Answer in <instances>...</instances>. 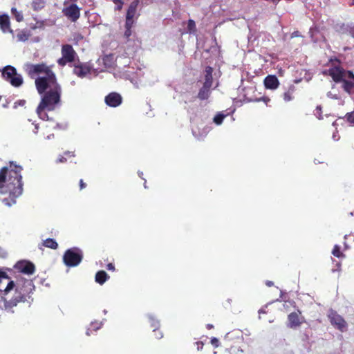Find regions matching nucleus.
Segmentation results:
<instances>
[{"instance_id": "1", "label": "nucleus", "mask_w": 354, "mask_h": 354, "mask_svg": "<svg viewBox=\"0 0 354 354\" xmlns=\"http://www.w3.org/2000/svg\"><path fill=\"white\" fill-rule=\"evenodd\" d=\"M22 167L10 161L9 166L0 169V193L8 195L2 202L10 207L16 203V198L23 192V183L21 172Z\"/></svg>"}, {"instance_id": "2", "label": "nucleus", "mask_w": 354, "mask_h": 354, "mask_svg": "<svg viewBox=\"0 0 354 354\" xmlns=\"http://www.w3.org/2000/svg\"><path fill=\"white\" fill-rule=\"evenodd\" d=\"M25 71L28 75L33 78L36 75L44 74V76L38 77L35 80V86L39 94L47 90V84L55 83L57 80L55 73L52 70V66H48L46 63L39 64L27 63L24 66Z\"/></svg>"}, {"instance_id": "3", "label": "nucleus", "mask_w": 354, "mask_h": 354, "mask_svg": "<svg viewBox=\"0 0 354 354\" xmlns=\"http://www.w3.org/2000/svg\"><path fill=\"white\" fill-rule=\"evenodd\" d=\"M61 93L62 88L57 81L47 84V90L42 93L43 97L36 110L39 118L43 120H48L46 111L55 110L56 105L60 102Z\"/></svg>"}, {"instance_id": "4", "label": "nucleus", "mask_w": 354, "mask_h": 354, "mask_svg": "<svg viewBox=\"0 0 354 354\" xmlns=\"http://www.w3.org/2000/svg\"><path fill=\"white\" fill-rule=\"evenodd\" d=\"M35 289V286L32 282L29 280H26L24 283L23 287L19 288L17 287L15 296L11 299L7 301L5 300L4 307L7 310H11V309L17 305L19 302H25L28 301V299L30 298V293Z\"/></svg>"}, {"instance_id": "5", "label": "nucleus", "mask_w": 354, "mask_h": 354, "mask_svg": "<svg viewBox=\"0 0 354 354\" xmlns=\"http://www.w3.org/2000/svg\"><path fill=\"white\" fill-rule=\"evenodd\" d=\"M1 75L6 81L15 87L20 86L24 82L21 75L18 74L16 68L10 65L5 66L1 70Z\"/></svg>"}, {"instance_id": "6", "label": "nucleus", "mask_w": 354, "mask_h": 354, "mask_svg": "<svg viewBox=\"0 0 354 354\" xmlns=\"http://www.w3.org/2000/svg\"><path fill=\"white\" fill-rule=\"evenodd\" d=\"M82 259V252L77 248H73L66 250L63 256L64 263L68 267L77 266L80 263Z\"/></svg>"}, {"instance_id": "7", "label": "nucleus", "mask_w": 354, "mask_h": 354, "mask_svg": "<svg viewBox=\"0 0 354 354\" xmlns=\"http://www.w3.org/2000/svg\"><path fill=\"white\" fill-rule=\"evenodd\" d=\"M62 57L57 59V64L60 66H64L68 63L75 61L77 53L71 44H64L61 49Z\"/></svg>"}, {"instance_id": "8", "label": "nucleus", "mask_w": 354, "mask_h": 354, "mask_svg": "<svg viewBox=\"0 0 354 354\" xmlns=\"http://www.w3.org/2000/svg\"><path fill=\"white\" fill-rule=\"evenodd\" d=\"M64 6L66 2H64ZM63 15L71 22H76L80 17V8L75 3H71L62 9Z\"/></svg>"}, {"instance_id": "9", "label": "nucleus", "mask_w": 354, "mask_h": 354, "mask_svg": "<svg viewBox=\"0 0 354 354\" xmlns=\"http://www.w3.org/2000/svg\"><path fill=\"white\" fill-rule=\"evenodd\" d=\"M346 71L340 66H337L324 71L323 74L330 76L335 82L339 83L346 78Z\"/></svg>"}, {"instance_id": "10", "label": "nucleus", "mask_w": 354, "mask_h": 354, "mask_svg": "<svg viewBox=\"0 0 354 354\" xmlns=\"http://www.w3.org/2000/svg\"><path fill=\"white\" fill-rule=\"evenodd\" d=\"M328 318L330 319L331 324L337 329L339 330L342 332L346 330L347 324L346 321L342 316L337 314L336 311L331 310L329 312Z\"/></svg>"}, {"instance_id": "11", "label": "nucleus", "mask_w": 354, "mask_h": 354, "mask_svg": "<svg viewBox=\"0 0 354 354\" xmlns=\"http://www.w3.org/2000/svg\"><path fill=\"white\" fill-rule=\"evenodd\" d=\"M15 268L19 272L26 274H32L35 271V265L32 263L27 261H18L15 264Z\"/></svg>"}, {"instance_id": "12", "label": "nucleus", "mask_w": 354, "mask_h": 354, "mask_svg": "<svg viewBox=\"0 0 354 354\" xmlns=\"http://www.w3.org/2000/svg\"><path fill=\"white\" fill-rule=\"evenodd\" d=\"M91 71V67L86 63H78L74 64L73 73L80 78H84Z\"/></svg>"}, {"instance_id": "13", "label": "nucleus", "mask_w": 354, "mask_h": 354, "mask_svg": "<svg viewBox=\"0 0 354 354\" xmlns=\"http://www.w3.org/2000/svg\"><path fill=\"white\" fill-rule=\"evenodd\" d=\"M301 314V313L300 310L290 313L288 316V326L291 328L299 326L304 322V319Z\"/></svg>"}, {"instance_id": "14", "label": "nucleus", "mask_w": 354, "mask_h": 354, "mask_svg": "<svg viewBox=\"0 0 354 354\" xmlns=\"http://www.w3.org/2000/svg\"><path fill=\"white\" fill-rule=\"evenodd\" d=\"M342 82L343 89L348 93L351 94L354 88V74L351 71H347L346 73V78Z\"/></svg>"}, {"instance_id": "15", "label": "nucleus", "mask_w": 354, "mask_h": 354, "mask_svg": "<svg viewBox=\"0 0 354 354\" xmlns=\"http://www.w3.org/2000/svg\"><path fill=\"white\" fill-rule=\"evenodd\" d=\"M105 103L111 107H117L122 104V96L115 92L110 93L105 97Z\"/></svg>"}, {"instance_id": "16", "label": "nucleus", "mask_w": 354, "mask_h": 354, "mask_svg": "<svg viewBox=\"0 0 354 354\" xmlns=\"http://www.w3.org/2000/svg\"><path fill=\"white\" fill-rule=\"evenodd\" d=\"M139 0H133L129 5L126 14V20L127 22L134 23L133 18L136 15L137 9L139 5Z\"/></svg>"}, {"instance_id": "17", "label": "nucleus", "mask_w": 354, "mask_h": 354, "mask_svg": "<svg viewBox=\"0 0 354 354\" xmlns=\"http://www.w3.org/2000/svg\"><path fill=\"white\" fill-rule=\"evenodd\" d=\"M264 86L268 89L274 90L279 86V81L278 78L273 75L266 76L263 81Z\"/></svg>"}, {"instance_id": "18", "label": "nucleus", "mask_w": 354, "mask_h": 354, "mask_svg": "<svg viewBox=\"0 0 354 354\" xmlns=\"http://www.w3.org/2000/svg\"><path fill=\"white\" fill-rule=\"evenodd\" d=\"M0 28L3 32H12L10 28V18L8 15H0Z\"/></svg>"}, {"instance_id": "19", "label": "nucleus", "mask_w": 354, "mask_h": 354, "mask_svg": "<svg viewBox=\"0 0 354 354\" xmlns=\"http://www.w3.org/2000/svg\"><path fill=\"white\" fill-rule=\"evenodd\" d=\"M213 68L211 66H207L205 70V81L203 85L206 87H212L213 84L212 77Z\"/></svg>"}, {"instance_id": "20", "label": "nucleus", "mask_w": 354, "mask_h": 354, "mask_svg": "<svg viewBox=\"0 0 354 354\" xmlns=\"http://www.w3.org/2000/svg\"><path fill=\"white\" fill-rule=\"evenodd\" d=\"M295 86L292 84L290 85L287 90L283 93L282 97L285 102H288L294 99V93L295 92Z\"/></svg>"}, {"instance_id": "21", "label": "nucleus", "mask_w": 354, "mask_h": 354, "mask_svg": "<svg viewBox=\"0 0 354 354\" xmlns=\"http://www.w3.org/2000/svg\"><path fill=\"white\" fill-rule=\"evenodd\" d=\"M109 279V276L104 270H100L95 274V280L97 283L100 285L104 283L105 281Z\"/></svg>"}, {"instance_id": "22", "label": "nucleus", "mask_w": 354, "mask_h": 354, "mask_svg": "<svg viewBox=\"0 0 354 354\" xmlns=\"http://www.w3.org/2000/svg\"><path fill=\"white\" fill-rule=\"evenodd\" d=\"M210 87H206L203 85L202 88L199 90L198 97L201 100H207L210 94Z\"/></svg>"}, {"instance_id": "23", "label": "nucleus", "mask_w": 354, "mask_h": 354, "mask_svg": "<svg viewBox=\"0 0 354 354\" xmlns=\"http://www.w3.org/2000/svg\"><path fill=\"white\" fill-rule=\"evenodd\" d=\"M30 36L31 33L30 31L26 30H20L17 34V38L19 41H26L28 40Z\"/></svg>"}, {"instance_id": "24", "label": "nucleus", "mask_w": 354, "mask_h": 354, "mask_svg": "<svg viewBox=\"0 0 354 354\" xmlns=\"http://www.w3.org/2000/svg\"><path fill=\"white\" fill-rule=\"evenodd\" d=\"M42 245L48 248L56 250L58 248V243L55 240L48 238L44 240L42 243Z\"/></svg>"}, {"instance_id": "25", "label": "nucleus", "mask_w": 354, "mask_h": 354, "mask_svg": "<svg viewBox=\"0 0 354 354\" xmlns=\"http://www.w3.org/2000/svg\"><path fill=\"white\" fill-rule=\"evenodd\" d=\"M149 322L151 328H153V332H156V330L159 328L160 323L159 321L152 315L148 317Z\"/></svg>"}, {"instance_id": "26", "label": "nucleus", "mask_w": 354, "mask_h": 354, "mask_svg": "<svg viewBox=\"0 0 354 354\" xmlns=\"http://www.w3.org/2000/svg\"><path fill=\"white\" fill-rule=\"evenodd\" d=\"M45 0H33L32 2V7L34 10H39L45 6Z\"/></svg>"}, {"instance_id": "27", "label": "nucleus", "mask_w": 354, "mask_h": 354, "mask_svg": "<svg viewBox=\"0 0 354 354\" xmlns=\"http://www.w3.org/2000/svg\"><path fill=\"white\" fill-rule=\"evenodd\" d=\"M133 22H127V21H125V31H124V37L128 39L129 38V37L131 35V28L133 26Z\"/></svg>"}, {"instance_id": "28", "label": "nucleus", "mask_w": 354, "mask_h": 354, "mask_svg": "<svg viewBox=\"0 0 354 354\" xmlns=\"http://www.w3.org/2000/svg\"><path fill=\"white\" fill-rule=\"evenodd\" d=\"M343 119L349 124L354 125V111L347 113Z\"/></svg>"}, {"instance_id": "29", "label": "nucleus", "mask_w": 354, "mask_h": 354, "mask_svg": "<svg viewBox=\"0 0 354 354\" xmlns=\"http://www.w3.org/2000/svg\"><path fill=\"white\" fill-rule=\"evenodd\" d=\"M332 254L336 257H338V258H340V257H345V254H344L341 250H340V247L337 245H335L332 250Z\"/></svg>"}, {"instance_id": "30", "label": "nucleus", "mask_w": 354, "mask_h": 354, "mask_svg": "<svg viewBox=\"0 0 354 354\" xmlns=\"http://www.w3.org/2000/svg\"><path fill=\"white\" fill-rule=\"evenodd\" d=\"M187 31L190 33L196 31L195 21L192 19H189L187 21Z\"/></svg>"}, {"instance_id": "31", "label": "nucleus", "mask_w": 354, "mask_h": 354, "mask_svg": "<svg viewBox=\"0 0 354 354\" xmlns=\"http://www.w3.org/2000/svg\"><path fill=\"white\" fill-rule=\"evenodd\" d=\"M225 115L223 113H218L216 114L214 118V122L218 125L221 124L223 119L225 118Z\"/></svg>"}, {"instance_id": "32", "label": "nucleus", "mask_w": 354, "mask_h": 354, "mask_svg": "<svg viewBox=\"0 0 354 354\" xmlns=\"http://www.w3.org/2000/svg\"><path fill=\"white\" fill-rule=\"evenodd\" d=\"M11 11H12V13L15 15L16 20L17 21L19 22L23 20L24 17H23L22 14L21 12H18L16 8H12Z\"/></svg>"}, {"instance_id": "33", "label": "nucleus", "mask_w": 354, "mask_h": 354, "mask_svg": "<svg viewBox=\"0 0 354 354\" xmlns=\"http://www.w3.org/2000/svg\"><path fill=\"white\" fill-rule=\"evenodd\" d=\"M113 2L116 5L115 10L120 11L122 9L124 1L122 0H112Z\"/></svg>"}, {"instance_id": "34", "label": "nucleus", "mask_w": 354, "mask_h": 354, "mask_svg": "<svg viewBox=\"0 0 354 354\" xmlns=\"http://www.w3.org/2000/svg\"><path fill=\"white\" fill-rule=\"evenodd\" d=\"M15 287V283L14 281H10V282H8V283L7 284L6 288L4 289V291L6 292H9L10 290H12L13 288Z\"/></svg>"}, {"instance_id": "35", "label": "nucleus", "mask_w": 354, "mask_h": 354, "mask_svg": "<svg viewBox=\"0 0 354 354\" xmlns=\"http://www.w3.org/2000/svg\"><path fill=\"white\" fill-rule=\"evenodd\" d=\"M210 342L214 348H218L219 346V341L216 337H212Z\"/></svg>"}, {"instance_id": "36", "label": "nucleus", "mask_w": 354, "mask_h": 354, "mask_svg": "<svg viewBox=\"0 0 354 354\" xmlns=\"http://www.w3.org/2000/svg\"><path fill=\"white\" fill-rule=\"evenodd\" d=\"M254 101H255V102H260V101H263V102H264L266 104H268V102H270V98H269L268 97H265V96H264V97H260V98H259V99H256Z\"/></svg>"}, {"instance_id": "37", "label": "nucleus", "mask_w": 354, "mask_h": 354, "mask_svg": "<svg viewBox=\"0 0 354 354\" xmlns=\"http://www.w3.org/2000/svg\"><path fill=\"white\" fill-rule=\"evenodd\" d=\"M66 158L64 156H60L56 160L57 163H64L66 162Z\"/></svg>"}, {"instance_id": "38", "label": "nucleus", "mask_w": 354, "mask_h": 354, "mask_svg": "<svg viewBox=\"0 0 354 354\" xmlns=\"http://www.w3.org/2000/svg\"><path fill=\"white\" fill-rule=\"evenodd\" d=\"M153 335H154L155 338H156V339H160L163 337L162 332L159 331L158 329L156 330V333L153 332Z\"/></svg>"}, {"instance_id": "39", "label": "nucleus", "mask_w": 354, "mask_h": 354, "mask_svg": "<svg viewBox=\"0 0 354 354\" xmlns=\"http://www.w3.org/2000/svg\"><path fill=\"white\" fill-rule=\"evenodd\" d=\"M64 156H68V157H75V156L74 151H66L64 152Z\"/></svg>"}, {"instance_id": "40", "label": "nucleus", "mask_w": 354, "mask_h": 354, "mask_svg": "<svg viewBox=\"0 0 354 354\" xmlns=\"http://www.w3.org/2000/svg\"><path fill=\"white\" fill-rule=\"evenodd\" d=\"M86 187V184L83 181L82 179L80 180V189H83Z\"/></svg>"}, {"instance_id": "41", "label": "nucleus", "mask_w": 354, "mask_h": 354, "mask_svg": "<svg viewBox=\"0 0 354 354\" xmlns=\"http://www.w3.org/2000/svg\"><path fill=\"white\" fill-rule=\"evenodd\" d=\"M106 268L107 270H111V271H114L115 270V266L113 263H110L109 264H107L106 266Z\"/></svg>"}, {"instance_id": "42", "label": "nucleus", "mask_w": 354, "mask_h": 354, "mask_svg": "<svg viewBox=\"0 0 354 354\" xmlns=\"http://www.w3.org/2000/svg\"><path fill=\"white\" fill-rule=\"evenodd\" d=\"M316 110H317V114L318 115V118L319 119L322 118V116H321V110H322V107L320 106H317V108H316Z\"/></svg>"}, {"instance_id": "43", "label": "nucleus", "mask_w": 354, "mask_h": 354, "mask_svg": "<svg viewBox=\"0 0 354 354\" xmlns=\"http://www.w3.org/2000/svg\"><path fill=\"white\" fill-rule=\"evenodd\" d=\"M196 344H197V349L198 351H200L203 348V343L202 342H197Z\"/></svg>"}, {"instance_id": "44", "label": "nucleus", "mask_w": 354, "mask_h": 354, "mask_svg": "<svg viewBox=\"0 0 354 354\" xmlns=\"http://www.w3.org/2000/svg\"><path fill=\"white\" fill-rule=\"evenodd\" d=\"M266 284L268 286V287H271L274 285V283L271 281H267Z\"/></svg>"}, {"instance_id": "45", "label": "nucleus", "mask_w": 354, "mask_h": 354, "mask_svg": "<svg viewBox=\"0 0 354 354\" xmlns=\"http://www.w3.org/2000/svg\"><path fill=\"white\" fill-rule=\"evenodd\" d=\"M206 327L207 329L210 330L214 328V326L212 324H208Z\"/></svg>"}, {"instance_id": "46", "label": "nucleus", "mask_w": 354, "mask_h": 354, "mask_svg": "<svg viewBox=\"0 0 354 354\" xmlns=\"http://www.w3.org/2000/svg\"><path fill=\"white\" fill-rule=\"evenodd\" d=\"M53 137H54V134H53V133H52V134H50V135H48V136H47V139H50V138H53Z\"/></svg>"}, {"instance_id": "47", "label": "nucleus", "mask_w": 354, "mask_h": 354, "mask_svg": "<svg viewBox=\"0 0 354 354\" xmlns=\"http://www.w3.org/2000/svg\"><path fill=\"white\" fill-rule=\"evenodd\" d=\"M93 325H94L93 324H91V326L93 327V330H96L97 329H98L100 328V327H95Z\"/></svg>"}, {"instance_id": "48", "label": "nucleus", "mask_w": 354, "mask_h": 354, "mask_svg": "<svg viewBox=\"0 0 354 354\" xmlns=\"http://www.w3.org/2000/svg\"><path fill=\"white\" fill-rule=\"evenodd\" d=\"M91 328H88V329L87 330V332H86V335H91V333H90V331H91Z\"/></svg>"}, {"instance_id": "49", "label": "nucleus", "mask_w": 354, "mask_h": 354, "mask_svg": "<svg viewBox=\"0 0 354 354\" xmlns=\"http://www.w3.org/2000/svg\"><path fill=\"white\" fill-rule=\"evenodd\" d=\"M259 314H261V313H265V311L261 309V310H259Z\"/></svg>"}, {"instance_id": "50", "label": "nucleus", "mask_w": 354, "mask_h": 354, "mask_svg": "<svg viewBox=\"0 0 354 354\" xmlns=\"http://www.w3.org/2000/svg\"><path fill=\"white\" fill-rule=\"evenodd\" d=\"M35 129L37 131V129H38V126H37V125H35Z\"/></svg>"}, {"instance_id": "51", "label": "nucleus", "mask_w": 354, "mask_h": 354, "mask_svg": "<svg viewBox=\"0 0 354 354\" xmlns=\"http://www.w3.org/2000/svg\"><path fill=\"white\" fill-rule=\"evenodd\" d=\"M1 291H2V290H1V289H0V292H1Z\"/></svg>"}]
</instances>
